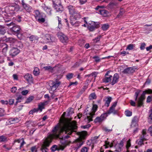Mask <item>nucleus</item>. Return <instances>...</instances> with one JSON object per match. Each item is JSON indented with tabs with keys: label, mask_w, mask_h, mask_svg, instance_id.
Returning a JSON list of instances; mask_svg holds the SVG:
<instances>
[{
	"label": "nucleus",
	"mask_w": 152,
	"mask_h": 152,
	"mask_svg": "<svg viewBox=\"0 0 152 152\" xmlns=\"http://www.w3.org/2000/svg\"><path fill=\"white\" fill-rule=\"evenodd\" d=\"M53 133L49 134L45 140V145L49 146L53 139L59 138L61 144L58 146L55 145L51 148L52 151L63 150L66 145V116L64 112L59 120V122L52 130Z\"/></svg>",
	"instance_id": "nucleus-1"
},
{
	"label": "nucleus",
	"mask_w": 152,
	"mask_h": 152,
	"mask_svg": "<svg viewBox=\"0 0 152 152\" xmlns=\"http://www.w3.org/2000/svg\"><path fill=\"white\" fill-rule=\"evenodd\" d=\"M74 109L69 108L67 110V138L69 137V135H71L75 130L77 129L76 122L74 121H70L72 119V115L74 114Z\"/></svg>",
	"instance_id": "nucleus-2"
},
{
	"label": "nucleus",
	"mask_w": 152,
	"mask_h": 152,
	"mask_svg": "<svg viewBox=\"0 0 152 152\" xmlns=\"http://www.w3.org/2000/svg\"><path fill=\"white\" fill-rule=\"evenodd\" d=\"M87 132L83 131L77 133V134L79 136V138L76 140V147L75 148L77 149H79L83 144V142L82 140L84 139L87 134Z\"/></svg>",
	"instance_id": "nucleus-3"
},
{
	"label": "nucleus",
	"mask_w": 152,
	"mask_h": 152,
	"mask_svg": "<svg viewBox=\"0 0 152 152\" xmlns=\"http://www.w3.org/2000/svg\"><path fill=\"white\" fill-rule=\"evenodd\" d=\"M152 94V90L148 88L143 91L142 94L138 98L137 100V106L141 107L143 104V101L145 99L146 94Z\"/></svg>",
	"instance_id": "nucleus-4"
},
{
	"label": "nucleus",
	"mask_w": 152,
	"mask_h": 152,
	"mask_svg": "<svg viewBox=\"0 0 152 152\" xmlns=\"http://www.w3.org/2000/svg\"><path fill=\"white\" fill-rule=\"evenodd\" d=\"M68 9L69 10L70 14L71 15L70 18L74 19V18H79L80 17V14L79 13L76 11L74 7L71 5L68 6Z\"/></svg>",
	"instance_id": "nucleus-5"
},
{
	"label": "nucleus",
	"mask_w": 152,
	"mask_h": 152,
	"mask_svg": "<svg viewBox=\"0 0 152 152\" xmlns=\"http://www.w3.org/2000/svg\"><path fill=\"white\" fill-rule=\"evenodd\" d=\"M98 106L96 104H94L92 107V112L88 114L86 118L84 119L85 122L88 123L91 121H92V118L94 115L95 113L97 110Z\"/></svg>",
	"instance_id": "nucleus-6"
},
{
	"label": "nucleus",
	"mask_w": 152,
	"mask_h": 152,
	"mask_svg": "<svg viewBox=\"0 0 152 152\" xmlns=\"http://www.w3.org/2000/svg\"><path fill=\"white\" fill-rule=\"evenodd\" d=\"M60 84V82L59 81L54 82L52 80L49 81L48 83L50 86L49 92L52 94L57 89Z\"/></svg>",
	"instance_id": "nucleus-7"
},
{
	"label": "nucleus",
	"mask_w": 152,
	"mask_h": 152,
	"mask_svg": "<svg viewBox=\"0 0 152 152\" xmlns=\"http://www.w3.org/2000/svg\"><path fill=\"white\" fill-rule=\"evenodd\" d=\"M146 131L145 129H143L142 131V135L140 137V138L137 140L136 143L138 145L141 146L144 145L143 141L147 140L146 138Z\"/></svg>",
	"instance_id": "nucleus-8"
},
{
	"label": "nucleus",
	"mask_w": 152,
	"mask_h": 152,
	"mask_svg": "<svg viewBox=\"0 0 152 152\" xmlns=\"http://www.w3.org/2000/svg\"><path fill=\"white\" fill-rule=\"evenodd\" d=\"M44 42L46 43H49L51 44L53 42H55L56 39L54 37H51L49 34H46L43 37Z\"/></svg>",
	"instance_id": "nucleus-9"
},
{
	"label": "nucleus",
	"mask_w": 152,
	"mask_h": 152,
	"mask_svg": "<svg viewBox=\"0 0 152 152\" xmlns=\"http://www.w3.org/2000/svg\"><path fill=\"white\" fill-rule=\"evenodd\" d=\"M10 29L13 34H18L20 33V26L15 24L12 27H10Z\"/></svg>",
	"instance_id": "nucleus-10"
},
{
	"label": "nucleus",
	"mask_w": 152,
	"mask_h": 152,
	"mask_svg": "<svg viewBox=\"0 0 152 152\" xmlns=\"http://www.w3.org/2000/svg\"><path fill=\"white\" fill-rule=\"evenodd\" d=\"M107 116V113H104L101 115L100 117H97L94 120L95 123H101L103 121Z\"/></svg>",
	"instance_id": "nucleus-11"
},
{
	"label": "nucleus",
	"mask_w": 152,
	"mask_h": 152,
	"mask_svg": "<svg viewBox=\"0 0 152 152\" xmlns=\"http://www.w3.org/2000/svg\"><path fill=\"white\" fill-rule=\"evenodd\" d=\"M110 73L109 71H107L105 75V78L103 79V81L104 83H107L110 82L111 80L112 76L109 75Z\"/></svg>",
	"instance_id": "nucleus-12"
},
{
	"label": "nucleus",
	"mask_w": 152,
	"mask_h": 152,
	"mask_svg": "<svg viewBox=\"0 0 152 152\" xmlns=\"http://www.w3.org/2000/svg\"><path fill=\"white\" fill-rule=\"evenodd\" d=\"M20 52V50L16 48H12L10 50V55L12 57L18 54Z\"/></svg>",
	"instance_id": "nucleus-13"
},
{
	"label": "nucleus",
	"mask_w": 152,
	"mask_h": 152,
	"mask_svg": "<svg viewBox=\"0 0 152 152\" xmlns=\"http://www.w3.org/2000/svg\"><path fill=\"white\" fill-rule=\"evenodd\" d=\"M91 23H88L90 26H88V28L90 31H93L97 28V25L94 22L91 21Z\"/></svg>",
	"instance_id": "nucleus-14"
},
{
	"label": "nucleus",
	"mask_w": 152,
	"mask_h": 152,
	"mask_svg": "<svg viewBox=\"0 0 152 152\" xmlns=\"http://www.w3.org/2000/svg\"><path fill=\"white\" fill-rule=\"evenodd\" d=\"M119 78V76L118 75L117 73L113 75L112 81L111 83L112 85H113L117 83L118 81Z\"/></svg>",
	"instance_id": "nucleus-15"
},
{
	"label": "nucleus",
	"mask_w": 152,
	"mask_h": 152,
	"mask_svg": "<svg viewBox=\"0 0 152 152\" xmlns=\"http://www.w3.org/2000/svg\"><path fill=\"white\" fill-rule=\"evenodd\" d=\"M26 80L29 83L32 82L33 81L32 75L30 74L27 73L24 76Z\"/></svg>",
	"instance_id": "nucleus-16"
},
{
	"label": "nucleus",
	"mask_w": 152,
	"mask_h": 152,
	"mask_svg": "<svg viewBox=\"0 0 152 152\" xmlns=\"http://www.w3.org/2000/svg\"><path fill=\"white\" fill-rule=\"evenodd\" d=\"M58 37H59L60 41L64 44L66 43V37L62 33H61L58 34Z\"/></svg>",
	"instance_id": "nucleus-17"
},
{
	"label": "nucleus",
	"mask_w": 152,
	"mask_h": 152,
	"mask_svg": "<svg viewBox=\"0 0 152 152\" xmlns=\"http://www.w3.org/2000/svg\"><path fill=\"white\" fill-rule=\"evenodd\" d=\"M135 70L132 67H129L125 69L123 71L125 74H130L133 73Z\"/></svg>",
	"instance_id": "nucleus-18"
},
{
	"label": "nucleus",
	"mask_w": 152,
	"mask_h": 152,
	"mask_svg": "<svg viewBox=\"0 0 152 152\" xmlns=\"http://www.w3.org/2000/svg\"><path fill=\"white\" fill-rule=\"evenodd\" d=\"M49 102V101H45L43 102L40 103L38 105V108L39 110L41 112L42 111V110L44 108V106L46 105Z\"/></svg>",
	"instance_id": "nucleus-19"
},
{
	"label": "nucleus",
	"mask_w": 152,
	"mask_h": 152,
	"mask_svg": "<svg viewBox=\"0 0 152 152\" xmlns=\"http://www.w3.org/2000/svg\"><path fill=\"white\" fill-rule=\"evenodd\" d=\"M131 128L134 130L133 132L134 133H136L137 132L138 130L137 123L132 122Z\"/></svg>",
	"instance_id": "nucleus-20"
},
{
	"label": "nucleus",
	"mask_w": 152,
	"mask_h": 152,
	"mask_svg": "<svg viewBox=\"0 0 152 152\" xmlns=\"http://www.w3.org/2000/svg\"><path fill=\"white\" fill-rule=\"evenodd\" d=\"M77 19H75V18H74V19L70 18V22L71 24L75 27L79 26L80 24V22L78 21H76V20Z\"/></svg>",
	"instance_id": "nucleus-21"
},
{
	"label": "nucleus",
	"mask_w": 152,
	"mask_h": 152,
	"mask_svg": "<svg viewBox=\"0 0 152 152\" xmlns=\"http://www.w3.org/2000/svg\"><path fill=\"white\" fill-rule=\"evenodd\" d=\"M53 7L56 10V11L58 12H61L64 10L63 7L61 4L57 5H56V6H55V7Z\"/></svg>",
	"instance_id": "nucleus-22"
},
{
	"label": "nucleus",
	"mask_w": 152,
	"mask_h": 152,
	"mask_svg": "<svg viewBox=\"0 0 152 152\" xmlns=\"http://www.w3.org/2000/svg\"><path fill=\"white\" fill-rule=\"evenodd\" d=\"M9 121L10 124H14L18 122L20 119L18 118H12L10 119Z\"/></svg>",
	"instance_id": "nucleus-23"
},
{
	"label": "nucleus",
	"mask_w": 152,
	"mask_h": 152,
	"mask_svg": "<svg viewBox=\"0 0 152 152\" xmlns=\"http://www.w3.org/2000/svg\"><path fill=\"white\" fill-rule=\"evenodd\" d=\"M42 8L49 15L51 14V10L50 7H47L44 5L42 6Z\"/></svg>",
	"instance_id": "nucleus-24"
},
{
	"label": "nucleus",
	"mask_w": 152,
	"mask_h": 152,
	"mask_svg": "<svg viewBox=\"0 0 152 152\" xmlns=\"http://www.w3.org/2000/svg\"><path fill=\"white\" fill-rule=\"evenodd\" d=\"M107 115L111 113H113L114 114H116L117 113V111L115 110V108L111 107L110 110L108 111L107 113Z\"/></svg>",
	"instance_id": "nucleus-25"
},
{
	"label": "nucleus",
	"mask_w": 152,
	"mask_h": 152,
	"mask_svg": "<svg viewBox=\"0 0 152 152\" xmlns=\"http://www.w3.org/2000/svg\"><path fill=\"white\" fill-rule=\"evenodd\" d=\"M21 141H22V142L20 144V148H22L23 145L26 143L25 142H24V140L22 138L20 139L16 140L15 141V142H17L18 143L20 142Z\"/></svg>",
	"instance_id": "nucleus-26"
},
{
	"label": "nucleus",
	"mask_w": 152,
	"mask_h": 152,
	"mask_svg": "<svg viewBox=\"0 0 152 152\" xmlns=\"http://www.w3.org/2000/svg\"><path fill=\"white\" fill-rule=\"evenodd\" d=\"M34 15L36 20L42 16L41 14L38 10L35 11L34 12Z\"/></svg>",
	"instance_id": "nucleus-27"
},
{
	"label": "nucleus",
	"mask_w": 152,
	"mask_h": 152,
	"mask_svg": "<svg viewBox=\"0 0 152 152\" xmlns=\"http://www.w3.org/2000/svg\"><path fill=\"white\" fill-rule=\"evenodd\" d=\"M99 12L101 15L104 17H105L107 16V12L105 10H99Z\"/></svg>",
	"instance_id": "nucleus-28"
},
{
	"label": "nucleus",
	"mask_w": 152,
	"mask_h": 152,
	"mask_svg": "<svg viewBox=\"0 0 152 152\" xmlns=\"http://www.w3.org/2000/svg\"><path fill=\"white\" fill-rule=\"evenodd\" d=\"M53 7H55L56 5H60L61 4V0H52Z\"/></svg>",
	"instance_id": "nucleus-29"
},
{
	"label": "nucleus",
	"mask_w": 152,
	"mask_h": 152,
	"mask_svg": "<svg viewBox=\"0 0 152 152\" xmlns=\"http://www.w3.org/2000/svg\"><path fill=\"white\" fill-rule=\"evenodd\" d=\"M107 100L106 101V102L105 104V105L107 107H108L110 104V102L111 101L112 98L111 97H107L106 98Z\"/></svg>",
	"instance_id": "nucleus-30"
},
{
	"label": "nucleus",
	"mask_w": 152,
	"mask_h": 152,
	"mask_svg": "<svg viewBox=\"0 0 152 152\" xmlns=\"http://www.w3.org/2000/svg\"><path fill=\"white\" fill-rule=\"evenodd\" d=\"M33 74L35 76H37L40 73L39 69L37 67H35L33 72Z\"/></svg>",
	"instance_id": "nucleus-31"
},
{
	"label": "nucleus",
	"mask_w": 152,
	"mask_h": 152,
	"mask_svg": "<svg viewBox=\"0 0 152 152\" xmlns=\"http://www.w3.org/2000/svg\"><path fill=\"white\" fill-rule=\"evenodd\" d=\"M11 7L13 8L12 10H14L16 12H18L20 10V7L17 4H15L13 6H12Z\"/></svg>",
	"instance_id": "nucleus-32"
},
{
	"label": "nucleus",
	"mask_w": 152,
	"mask_h": 152,
	"mask_svg": "<svg viewBox=\"0 0 152 152\" xmlns=\"http://www.w3.org/2000/svg\"><path fill=\"white\" fill-rule=\"evenodd\" d=\"M118 5V3L115 2H111L109 4V7L111 8H115Z\"/></svg>",
	"instance_id": "nucleus-33"
},
{
	"label": "nucleus",
	"mask_w": 152,
	"mask_h": 152,
	"mask_svg": "<svg viewBox=\"0 0 152 152\" xmlns=\"http://www.w3.org/2000/svg\"><path fill=\"white\" fill-rule=\"evenodd\" d=\"M48 146H46L45 145V141L44 142L43 145H42L41 148V150L42 152H47L48 151V149L46 148V147H48Z\"/></svg>",
	"instance_id": "nucleus-34"
},
{
	"label": "nucleus",
	"mask_w": 152,
	"mask_h": 152,
	"mask_svg": "<svg viewBox=\"0 0 152 152\" xmlns=\"http://www.w3.org/2000/svg\"><path fill=\"white\" fill-rule=\"evenodd\" d=\"M6 32V31L4 27L2 26H0V34H4Z\"/></svg>",
	"instance_id": "nucleus-35"
},
{
	"label": "nucleus",
	"mask_w": 152,
	"mask_h": 152,
	"mask_svg": "<svg viewBox=\"0 0 152 152\" xmlns=\"http://www.w3.org/2000/svg\"><path fill=\"white\" fill-rule=\"evenodd\" d=\"M98 137L95 136L92 138L91 139L92 142L93 144L96 143L98 142Z\"/></svg>",
	"instance_id": "nucleus-36"
},
{
	"label": "nucleus",
	"mask_w": 152,
	"mask_h": 152,
	"mask_svg": "<svg viewBox=\"0 0 152 152\" xmlns=\"http://www.w3.org/2000/svg\"><path fill=\"white\" fill-rule=\"evenodd\" d=\"M109 27V25L107 24H103L102 27V29L104 31L107 30Z\"/></svg>",
	"instance_id": "nucleus-37"
},
{
	"label": "nucleus",
	"mask_w": 152,
	"mask_h": 152,
	"mask_svg": "<svg viewBox=\"0 0 152 152\" xmlns=\"http://www.w3.org/2000/svg\"><path fill=\"white\" fill-rule=\"evenodd\" d=\"M7 141V138L4 136L2 135L0 136V142H5Z\"/></svg>",
	"instance_id": "nucleus-38"
},
{
	"label": "nucleus",
	"mask_w": 152,
	"mask_h": 152,
	"mask_svg": "<svg viewBox=\"0 0 152 152\" xmlns=\"http://www.w3.org/2000/svg\"><path fill=\"white\" fill-rule=\"evenodd\" d=\"M135 46V45L130 44L128 45L127 48H126V50H131L133 49L134 47Z\"/></svg>",
	"instance_id": "nucleus-39"
},
{
	"label": "nucleus",
	"mask_w": 152,
	"mask_h": 152,
	"mask_svg": "<svg viewBox=\"0 0 152 152\" xmlns=\"http://www.w3.org/2000/svg\"><path fill=\"white\" fill-rule=\"evenodd\" d=\"M141 91L140 90H138L135 93V100L136 101H137V100L138 99V98L137 99V97H138L139 94L140 93Z\"/></svg>",
	"instance_id": "nucleus-40"
},
{
	"label": "nucleus",
	"mask_w": 152,
	"mask_h": 152,
	"mask_svg": "<svg viewBox=\"0 0 152 152\" xmlns=\"http://www.w3.org/2000/svg\"><path fill=\"white\" fill-rule=\"evenodd\" d=\"M36 20L39 23H44L45 21V19L42 18V16L40 17V18H39Z\"/></svg>",
	"instance_id": "nucleus-41"
},
{
	"label": "nucleus",
	"mask_w": 152,
	"mask_h": 152,
	"mask_svg": "<svg viewBox=\"0 0 152 152\" xmlns=\"http://www.w3.org/2000/svg\"><path fill=\"white\" fill-rule=\"evenodd\" d=\"M89 98L90 99H95L96 98V96L95 93H91L89 96Z\"/></svg>",
	"instance_id": "nucleus-42"
},
{
	"label": "nucleus",
	"mask_w": 152,
	"mask_h": 152,
	"mask_svg": "<svg viewBox=\"0 0 152 152\" xmlns=\"http://www.w3.org/2000/svg\"><path fill=\"white\" fill-rule=\"evenodd\" d=\"M34 99V97L33 96H31L28 97L26 100L25 103H28L30 102Z\"/></svg>",
	"instance_id": "nucleus-43"
},
{
	"label": "nucleus",
	"mask_w": 152,
	"mask_h": 152,
	"mask_svg": "<svg viewBox=\"0 0 152 152\" xmlns=\"http://www.w3.org/2000/svg\"><path fill=\"white\" fill-rule=\"evenodd\" d=\"M125 114L127 116H130L132 115V113L129 110H126L125 112Z\"/></svg>",
	"instance_id": "nucleus-44"
},
{
	"label": "nucleus",
	"mask_w": 152,
	"mask_h": 152,
	"mask_svg": "<svg viewBox=\"0 0 152 152\" xmlns=\"http://www.w3.org/2000/svg\"><path fill=\"white\" fill-rule=\"evenodd\" d=\"M131 140L129 139V140L127 141V144L126 145V147L127 149V150L128 151V149L129 147L131 146V142H130Z\"/></svg>",
	"instance_id": "nucleus-45"
},
{
	"label": "nucleus",
	"mask_w": 152,
	"mask_h": 152,
	"mask_svg": "<svg viewBox=\"0 0 152 152\" xmlns=\"http://www.w3.org/2000/svg\"><path fill=\"white\" fill-rule=\"evenodd\" d=\"M105 145L106 146H109L110 147H112L113 146V144L112 143H110L108 141H106L105 142Z\"/></svg>",
	"instance_id": "nucleus-46"
},
{
	"label": "nucleus",
	"mask_w": 152,
	"mask_h": 152,
	"mask_svg": "<svg viewBox=\"0 0 152 152\" xmlns=\"http://www.w3.org/2000/svg\"><path fill=\"white\" fill-rule=\"evenodd\" d=\"M138 117L136 116H134L133 118L132 121V122L133 123H137L138 122Z\"/></svg>",
	"instance_id": "nucleus-47"
},
{
	"label": "nucleus",
	"mask_w": 152,
	"mask_h": 152,
	"mask_svg": "<svg viewBox=\"0 0 152 152\" xmlns=\"http://www.w3.org/2000/svg\"><path fill=\"white\" fill-rule=\"evenodd\" d=\"M101 36H99L97 37H96L94 39H93V41L95 42H98L100 40V38H101Z\"/></svg>",
	"instance_id": "nucleus-48"
},
{
	"label": "nucleus",
	"mask_w": 152,
	"mask_h": 152,
	"mask_svg": "<svg viewBox=\"0 0 152 152\" xmlns=\"http://www.w3.org/2000/svg\"><path fill=\"white\" fill-rule=\"evenodd\" d=\"M43 68L46 70H52L53 69V68L52 67L50 66H45L43 67Z\"/></svg>",
	"instance_id": "nucleus-49"
},
{
	"label": "nucleus",
	"mask_w": 152,
	"mask_h": 152,
	"mask_svg": "<svg viewBox=\"0 0 152 152\" xmlns=\"http://www.w3.org/2000/svg\"><path fill=\"white\" fill-rule=\"evenodd\" d=\"M88 148L84 147L82 148L81 150V152H88Z\"/></svg>",
	"instance_id": "nucleus-50"
},
{
	"label": "nucleus",
	"mask_w": 152,
	"mask_h": 152,
	"mask_svg": "<svg viewBox=\"0 0 152 152\" xmlns=\"http://www.w3.org/2000/svg\"><path fill=\"white\" fill-rule=\"evenodd\" d=\"M146 46V44L144 43H141L140 48L141 50H143L145 48V47Z\"/></svg>",
	"instance_id": "nucleus-51"
},
{
	"label": "nucleus",
	"mask_w": 152,
	"mask_h": 152,
	"mask_svg": "<svg viewBox=\"0 0 152 152\" xmlns=\"http://www.w3.org/2000/svg\"><path fill=\"white\" fill-rule=\"evenodd\" d=\"M4 47L3 49V52H7L8 49V45L7 44H4Z\"/></svg>",
	"instance_id": "nucleus-52"
},
{
	"label": "nucleus",
	"mask_w": 152,
	"mask_h": 152,
	"mask_svg": "<svg viewBox=\"0 0 152 152\" xmlns=\"http://www.w3.org/2000/svg\"><path fill=\"white\" fill-rule=\"evenodd\" d=\"M78 84V83L77 81H75L74 82H70L69 85L68 86V87H69L71 86H76Z\"/></svg>",
	"instance_id": "nucleus-53"
},
{
	"label": "nucleus",
	"mask_w": 152,
	"mask_h": 152,
	"mask_svg": "<svg viewBox=\"0 0 152 152\" xmlns=\"http://www.w3.org/2000/svg\"><path fill=\"white\" fill-rule=\"evenodd\" d=\"M22 96H19L16 99L17 101L16 102V103L15 104L16 105L17 103L18 102H21V100H22Z\"/></svg>",
	"instance_id": "nucleus-54"
},
{
	"label": "nucleus",
	"mask_w": 152,
	"mask_h": 152,
	"mask_svg": "<svg viewBox=\"0 0 152 152\" xmlns=\"http://www.w3.org/2000/svg\"><path fill=\"white\" fill-rule=\"evenodd\" d=\"M103 129L104 131H105L107 132H110L112 130V129H109L107 127H103Z\"/></svg>",
	"instance_id": "nucleus-55"
},
{
	"label": "nucleus",
	"mask_w": 152,
	"mask_h": 152,
	"mask_svg": "<svg viewBox=\"0 0 152 152\" xmlns=\"http://www.w3.org/2000/svg\"><path fill=\"white\" fill-rule=\"evenodd\" d=\"M23 7L24 9H25L26 10L28 11L29 10V5L25 4L23 5Z\"/></svg>",
	"instance_id": "nucleus-56"
},
{
	"label": "nucleus",
	"mask_w": 152,
	"mask_h": 152,
	"mask_svg": "<svg viewBox=\"0 0 152 152\" xmlns=\"http://www.w3.org/2000/svg\"><path fill=\"white\" fill-rule=\"evenodd\" d=\"M152 100V97L151 96H148L147 98L146 102L147 103L150 102Z\"/></svg>",
	"instance_id": "nucleus-57"
},
{
	"label": "nucleus",
	"mask_w": 152,
	"mask_h": 152,
	"mask_svg": "<svg viewBox=\"0 0 152 152\" xmlns=\"http://www.w3.org/2000/svg\"><path fill=\"white\" fill-rule=\"evenodd\" d=\"M73 74L72 73H69L67 75V78L68 79H71L72 78Z\"/></svg>",
	"instance_id": "nucleus-58"
},
{
	"label": "nucleus",
	"mask_w": 152,
	"mask_h": 152,
	"mask_svg": "<svg viewBox=\"0 0 152 152\" xmlns=\"http://www.w3.org/2000/svg\"><path fill=\"white\" fill-rule=\"evenodd\" d=\"M14 101V99H10L9 100L8 103L10 105H12L13 104Z\"/></svg>",
	"instance_id": "nucleus-59"
},
{
	"label": "nucleus",
	"mask_w": 152,
	"mask_h": 152,
	"mask_svg": "<svg viewBox=\"0 0 152 152\" xmlns=\"http://www.w3.org/2000/svg\"><path fill=\"white\" fill-rule=\"evenodd\" d=\"M17 90V88L16 87H13L11 89V91L12 92L14 93Z\"/></svg>",
	"instance_id": "nucleus-60"
},
{
	"label": "nucleus",
	"mask_w": 152,
	"mask_h": 152,
	"mask_svg": "<svg viewBox=\"0 0 152 152\" xmlns=\"http://www.w3.org/2000/svg\"><path fill=\"white\" fill-rule=\"evenodd\" d=\"M4 110L3 109L0 108V115H1V117H2L4 115Z\"/></svg>",
	"instance_id": "nucleus-61"
},
{
	"label": "nucleus",
	"mask_w": 152,
	"mask_h": 152,
	"mask_svg": "<svg viewBox=\"0 0 152 152\" xmlns=\"http://www.w3.org/2000/svg\"><path fill=\"white\" fill-rule=\"evenodd\" d=\"M28 92V90H25L22 91L21 94L22 95H26Z\"/></svg>",
	"instance_id": "nucleus-62"
},
{
	"label": "nucleus",
	"mask_w": 152,
	"mask_h": 152,
	"mask_svg": "<svg viewBox=\"0 0 152 152\" xmlns=\"http://www.w3.org/2000/svg\"><path fill=\"white\" fill-rule=\"evenodd\" d=\"M91 126V125L90 124H88L86 125L82 126L81 128L85 129L86 128H88Z\"/></svg>",
	"instance_id": "nucleus-63"
},
{
	"label": "nucleus",
	"mask_w": 152,
	"mask_h": 152,
	"mask_svg": "<svg viewBox=\"0 0 152 152\" xmlns=\"http://www.w3.org/2000/svg\"><path fill=\"white\" fill-rule=\"evenodd\" d=\"M31 150L32 152H36L37 151V148L36 146L32 147Z\"/></svg>",
	"instance_id": "nucleus-64"
}]
</instances>
